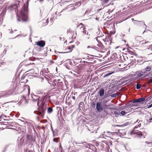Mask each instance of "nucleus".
Masks as SVG:
<instances>
[{"label": "nucleus", "instance_id": "38", "mask_svg": "<svg viewBox=\"0 0 152 152\" xmlns=\"http://www.w3.org/2000/svg\"><path fill=\"white\" fill-rule=\"evenodd\" d=\"M149 144L152 145V142L149 143Z\"/></svg>", "mask_w": 152, "mask_h": 152}, {"label": "nucleus", "instance_id": "1", "mask_svg": "<svg viewBox=\"0 0 152 152\" xmlns=\"http://www.w3.org/2000/svg\"><path fill=\"white\" fill-rule=\"evenodd\" d=\"M33 100L34 102H37L38 106L39 107L38 111H35L34 113L36 114L41 115L42 116L44 114L45 110L44 109L43 104V100L42 98L39 100V97L37 96L34 95L32 96Z\"/></svg>", "mask_w": 152, "mask_h": 152}, {"label": "nucleus", "instance_id": "20", "mask_svg": "<svg viewBox=\"0 0 152 152\" xmlns=\"http://www.w3.org/2000/svg\"><path fill=\"white\" fill-rule=\"evenodd\" d=\"M141 127V123H140L139 124V125H138L137 126H136L134 128V129H135L138 128V127Z\"/></svg>", "mask_w": 152, "mask_h": 152}, {"label": "nucleus", "instance_id": "11", "mask_svg": "<svg viewBox=\"0 0 152 152\" xmlns=\"http://www.w3.org/2000/svg\"><path fill=\"white\" fill-rule=\"evenodd\" d=\"M120 113L122 115L124 116L126 114L127 112H125L124 111H122L120 112Z\"/></svg>", "mask_w": 152, "mask_h": 152}, {"label": "nucleus", "instance_id": "28", "mask_svg": "<svg viewBox=\"0 0 152 152\" xmlns=\"http://www.w3.org/2000/svg\"><path fill=\"white\" fill-rule=\"evenodd\" d=\"M149 42L148 41L145 42H142V44H144L147 43H149Z\"/></svg>", "mask_w": 152, "mask_h": 152}, {"label": "nucleus", "instance_id": "21", "mask_svg": "<svg viewBox=\"0 0 152 152\" xmlns=\"http://www.w3.org/2000/svg\"><path fill=\"white\" fill-rule=\"evenodd\" d=\"M97 45L100 47V48H102V44L101 43H99V44H97Z\"/></svg>", "mask_w": 152, "mask_h": 152}, {"label": "nucleus", "instance_id": "23", "mask_svg": "<svg viewBox=\"0 0 152 152\" xmlns=\"http://www.w3.org/2000/svg\"><path fill=\"white\" fill-rule=\"evenodd\" d=\"M87 48H92V49H94V47L92 46H87Z\"/></svg>", "mask_w": 152, "mask_h": 152}, {"label": "nucleus", "instance_id": "26", "mask_svg": "<svg viewBox=\"0 0 152 152\" xmlns=\"http://www.w3.org/2000/svg\"><path fill=\"white\" fill-rule=\"evenodd\" d=\"M27 138L28 139V140H29L31 138V136H30L29 135H27Z\"/></svg>", "mask_w": 152, "mask_h": 152}, {"label": "nucleus", "instance_id": "25", "mask_svg": "<svg viewBox=\"0 0 152 152\" xmlns=\"http://www.w3.org/2000/svg\"><path fill=\"white\" fill-rule=\"evenodd\" d=\"M90 56H91V57H89V56H87V58H88V59L91 58L93 57V56L92 55H90Z\"/></svg>", "mask_w": 152, "mask_h": 152}, {"label": "nucleus", "instance_id": "4", "mask_svg": "<svg viewBox=\"0 0 152 152\" xmlns=\"http://www.w3.org/2000/svg\"><path fill=\"white\" fill-rule=\"evenodd\" d=\"M145 98H139L137 99L132 101L133 103H142V102L145 101Z\"/></svg>", "mask_w": 152, "mask_h": 152}, {"label": "nucleus", "instance_id": "30", "mask_svg": "<svg viewBox=\"0 0 152 152\" xmlns=\"http://www.w3.org/2000/svg\"><path fill=\"white\" fill-rule=\"evenodd\" d=\"M6 51H7V50H5V49L4 50V52H3V53H4V54H6Z\"/></svg>", "mask_w": 152, "mask_h": 152}, {"label": "nucleus", "instance_id": "41", "mask_svg": "<svg viewBox=\"0 0 152 152\" xmlns=\"http://www.w3.org/2000/svg\"><path fill=\"white\" fill-rule=\"evenodd\" d=\"M59 39H60V40H61V37H59Z\"/></svg>", "mask_w": 152, "mask_h": 152}, {"label": "nucleus", "instance_id": "29", "mask_svg": "<svg viewBox=\"0 0 152 152\" xmlns=\"http://www.w3.org/2000/svg\"><path fill=\"white\" fill-rule=\"evenodd\" d=\"M152 107V103L150 105H149L148 107V108H150L151 107Z\"/></svg>", "mask_w": 152, "mask_h": 152}, {"label": "nucleus", "instance_id": "17", "mask_svg": "<svg viewBox=\"0 0 152 152\" xmlns=\"http://www.w3.org/2000/svg\"><path fill=\"white\" fill-rule=\"evenodd\" d=\"M68 49L69 50H71L70 51H69V52H67V53H68V52H71L72 50V47H71V46H69V47H68ZM62 53H66V52H63Z\"/></svg>", "mask_w": 152, "mask_h": 152}, {"label": "nucleus", "instance_id": "48", "mask_svg": "<svg viewBox=\"0 0 152 152\" xmlns=\"http://www.w3.org/2000/svg\"><path fill=\"white\" fill-rule=\"evenodd\" d=\"M143 23L144 24V25H145V26H146V25H145V24H144V22H143Z\"/></svg>", "mask_w": 152, "mask_h": 152}, {"label": "nucleus", "instance_id": "42", "mask_svg": "<svg viewBox=\"0 0 152 152\" xmlns=\"http://www.w3.org/2000/svg\"><path fill=\"white\" fill-rule=\"evenodd\" d=\"M53 136H54V132H53Z\"/></svg>", "mask_w": 152, "mask_h": 152}, {"label": "nucleus", "instance_id": "27", "mask_svg": "<svg viewBox=\"0 0 152 152\" xmlns=\"http://www.w3.org/2000/svg\"><path fill=\"white\" fill-rule=\"evenodd\" d=\"M108 0H104V1L105 3H107L108 2Z\"/></svg>", "mask_w": 152, "mask_h": 152}, {"label": "nucleus", "instance_id": "35", "mask_svg": "<svg viewBox=\"0 0 152 152\" xmlns=\"http://www.w3.org/2000/svg\"><path fill=\"white\" fill-rule=\"evenodd\" d=\"M43 0H39V2L41 3H42L43 1Z\"/></svg>", "mask_w": 152, "mask_h": 152}, {"label": "nucleus", "instance_id": "33", "mask_svg": "<svg viewBox=\"0 0 152 152\" xmlns=\"http://www.w3.org/2000/svg\"><path fill=\"white\" fill-rule=\"evenodd\" d=\"M28 94H29V92H30V89L29 88L28 89Z\"/></svg>", "mask_w": 152, "mask_h": 152}, {"label": "nucleus", "instance_id": "10", "mask_svg": "<svg viewBox=\"0 0 152 152\" xmlns=\"http://www.w3.org/2000/svg\"><path fill=\"white\" fill-rule=\"evenodd\" d=\"M151 69V68L150 66H147L145 68V71L147 72H149Z\"/></svg>", "mask_w": 152, "mask_h": 152}, {"label": "nucleus", "instance_id": "5", "mask_svg": "<svg viewBox=\"0 0 152 152\" xmlns=\"http://www.w3.org/2000/svg\"><path fill=\"white\" fill-rule=\"evenodd\" d=\"M37 44L38 46L41 47H43L45 45V42L43 40H41L37 42Z\"/></svg>", "mask_w": 152, "mask_h": 152}, {"label": "nucleus", "instance_id": "50", "mask_svg": "<svg viewBox=\"0 0 152 152\" xmlns=\"http://www.w3.org/2000/svg\"><path fill=\"white\" fill-rule=\"evenodd\" d=\"M1 44H0V47H1Z\"/></svg>", "mask_w": 152, "mask_h": 152}, {"label": "nucleus", "instance_id": "37", "mask_svg": "<svg viewBox=\"0 0 152 152\" xmlns=\"http://www.w3.org/2000/svg\"><path fill=\"white\" fill-rule=\"evenodd\" d=\"M150 152H152V148H151V149L150 150Z\"/></svg>", "mask_w": 152, "mask_h": 152}, {"label": "nucleus", "instance_id": "31", "mask_svg": "<svg viewBox=\"0 0 152 152\" xmlns=\"http://www.w3.org/2000/svg\"><path fill=\"white\" fill-rule=\"evenodd\" d=\"M72 98L74 100H75V97L74 96H72Z\"/></svg>", "mask_w": 152, "mask_h": 152}, {"label": "nucleus", "instance_id": "22", "mask_svg": "<svg viewBox=\"0 0 152 152\" xmlns=\"http://www.w3.org/2000/svg\"><path fill=\"white\" fill-rule=\"evenodd\" d=\"M95 105H96V104H95V102H93L92 104V107L93 108H95Z\"/></svg>", "mask_w": 152, "mask_h": 152}, {"label": "nucleus", "instance_id": "18", "mask_svg": "<svg viewBox=\"0 0 152 152\" xmlns=\"http://www.w3.org/2000/svg\"><path fill=\"white\" fill-rule=\"evenodd\" d=\"M34 63H26L25 64V66H28L30 65H34Z\"/></svg>", "mask_w": 152, "mask_h": 152}, {"label": "nucleus", "instance_id": "13", "mask_svg": "<svg viewBox=\"0 0 152 152\" xmlns=\"http://www.w3.org/2000/svg\"><path fill=\"white\" fill-rule=\"evenodd\" d=\"M53 140L56 142H58L59 141L58 139L57 138L54 139Z\"/></svg>", "mask_w": 152, "mask_h": 152}, {"label": "nucleus", "instance_id": "34", "mask_svg": "<svg viewBox=\"0 0 152 152\" xmlns=\"http://www.w3.org/2000/svg\"><path fill=\"white\" fill-rule=\"evenodd\" d=\"M95 19L96 20H99V18H98L97 17H96V18H95Z\"/></svg>", "mask_w": 152, "mask_h": 152}, {"label": "nucleus", "instance_id": "49", "mask_svg": "<svg viewBox=\"0 0 152 152\" xmlns=\"http://www.w3.org/2000/svg\"><path fill=\"white\" fill-rule=\"evenodd\" d=\"M18 21H20V20H19L18 19Z\"/></svg>", "mask_w": 152, "mask_h": 152}, {"label": "nucleus", "instance_id": "43", "mask_svg": "<svg viewBox=\"0 0 152 152\" xmlns=\"http://www.w3.org/2000/svg\"><path fill=\"white\" fill-rule=\"evenodd\" d=\"M46 22H47V23H48L47 22H48V19H47V20H46Z\"/></svg>", "mask_w": 152, "mask_h": 152}, {"label": "nucleus", "instance_id": "3", "mask_svg": "<svg viewBox=\"0 0 152 152\" xmlns=\"http://www.w3.org/2000/svg\"><path fill=\"white\" fill-rule=\"evenodd\" d=\"M130 134H135L139 136H145L146 133L145 132H141L138 130H136L133 129L129 132Z\"/></svg>", "mask_w": 152, "mask_h": 152}, {"label": "nucleus", "instance_id": "36", "mask_svg": "<svg viewBox=\"0 0 152 152\" xmlns=\"http://www.w3.org/2000/svg\"><path fill=\"white\" fill-rule=\"evenodd\" d=\"M74 46H75L74 45H72L71 47H72V48H74Z\"/></svg>", "mask_w": 152, "mask_h": 152}, {"label": "nucleus", "instance_id": "2", "mask_svg": "<svg viewBox=\"0 0 152 152\" xmlns=\"http://www.w3.org/2000/svg\"><path fill=\"white\" fill-rule=\"evenodd\" d=\"M28 12V9L25 5L23 7V9L20 12V14L22 17L23 21H26L27 20V13Z\"/></svg>", "mask_w": 152, "mask_h": 152}, {"label": "nucleus", "instance_id": "9", "mask_svg": "<svg viewBox=\"0 0 152 152\" xmlns=\"http://www.w3.org/2000/svg\"><path fill=\"white\" fill-rule=\"evenodd\" d=\"M53 111V109L51 107H49L48 110V112L49 113H52Z\"/></svg>", "mask_w": 152, "mask_h": 152}, {"label": "nucleus", "instance_id": "40", "mask_svg": "<svg viewBox=\"0 0 152 152\" xmlns=\"http://www.w3.org/2000/svg\"><path fill=\"white\" fill-rule=\"evenodd\" d=\"M152 120V118H150V119H149V120H150V121H151Z\"/></svg>", "mask_w": 152, "mask_h": 152}, {"label": "nucleus", "instance_id": "24", "mask_svg": "<svg viewBox=\"0 0 152 152\" xmlns=\"http://www.w3.org/2000/svg\"><path fill=\"white\" fill-rule=\"evenodd\" d=\"M152 83V79L150 80L148 82V84H149Z\"/></svg>", "mask_w": 152, "mask_h": 152}, {"label": "nucleus", "instance_id": "19", "mask_svg": "<svg viewBox=\"0 0 152 152\" xmlns=\"http://www.w3.org/2000/svg\"><path fill=\"white\" fill-rule=\"evenodd\" d=\"M141 87L140 85L139 84H137L136 85V88L137 89H139Z\"/></svg>", "mask_w": 152, "mask_h": 152}, {"label": "nucleus", "instance_id": "14", "mask_svg": "<svg viewBox=\"0 0 152 152\" xmlns=\"http://www.w3.org/2000/svg\"><path fill=\"white\" fill-rule=\"evenodd\" d=\"M144 75V74L142 72L139 73L137 74V76L139 77H141Z\"/></svg>", "mask_w": 152, "mask_h": 152}, {"label": "nucleus", "instance_id": "15", "mask_svg": "<svg viewBox=\"0 0 152 152\" xmlns=\"http://www.w3.org/2000/svg\"><path fill=\"white\" fill-rule=\"evenodd\" d=\"M114 113L115 115H118L120 114V112L118 111H115L114 112Z\"/></svg>", "mask_w": 152, "mask_h": 152}, {"label": "nucleus", "instance_id": "32", "mask_svg": "<svg viewBox=\"0 0 152 152\" xmlns=\"http://www.w3.org/2000/svg\"><path fill=\"white\" fill-rule=\"evenodd\" d=\"M99 37V36H98V37H96V41H98V39H97V38H98V37Z\"/></svg>", "mask_w": 152, "mask_h": 152}, {"label": "nucleus", "instance_id": "12", "mask_svg": "<svg viewBox=\"0 0 152 152\" xmlns=\"http://www.w3.org/2000/svg\"><path fill=\"white\" fill-rule=\"evenodd\" d=\"M118 95V93H115L111 95V96L113 97H115L117 96Z\"/></svg>", "mask_w": 152, "mask_h": 152}, {"label": "nucleus", "instance_id": "39", "mask_svg": "<svg viewBox=\"0 0 152 152\" xmlns=\"http://www.w3.org/2000/svg\"><path fill=\"white\" fill-rule=\"evenodd\" d=\"M138 121V120H137L136 122H135L134 123H137Z\"/></svg>", "mask_w": 152, "mask_h": 152}, {"label": "nucleus", "instance_id": "45", "mask_svg": "<svg viewBox=\"0 0 152 152\" xmlns=\"http://www.w3.org/2000/svg\"><path fill=\"white\" fill-rule=\"evenodd\" d=\"M132 20L133 21L134 20V19L133 18H132Z\"/></svg>", "mask_w": 152, "mask_h": 152}, {"label": "nucleus", "instance_id": "47", "mask_svg": "<svg viewBox=\"0 0 152 152\" xmlns=\"http://www.w3.org/2000/svg\"><path fill=\"white\" fill-rule=\"evenodd\" d=\"M89 37H89V36H88V39H89Z\"/></svg>", "mask_w": 152, "mask_h": 152}, {"label": "nucleus", "instance_id": "46", "mask_svg": "<svg viewBox=\"0 0 152 152\" xmlns=\"http://www.w3.org/2000/svg\"><path fill=\"white\" fill-rule=\"evenodd\" d=\"M11 33H13V31H11Z\"/></svg>", "mask_w": 152, "mask_h": 152}, {"label": "nucleus", "instance_id": "7", "mask_svg": "<svg viewBox=\"0 0 152 152\" xmlns=\"http://www.w3.org/2000/svg\"><path fill=\"white\" fill-rule=\"evenodd\" d=\"M99 96H100L102 97V96H103L104 94V89H103V88L101 89L99 91Z\"/></svg>", "mask_w": 152, "mask_h": 152}, {"label": "nucleus", "instance_id": "6", "mask_svg": "<svg viewBox=\"0 0 152 152\" xmlns=\"http://www.w3.org/2000/svg\"><path fill=\"white\" fill-rule=\"evenodd\" d=\"M96 109L99 112H101L103 110L102 107L101 106V103L100 102H98L97 103Z\"/></svg>", "mask_w": 152, "mask_h": 152}, {"label": "nucleus", "instance_id": "16", "mask_svg": "<svg viewBox=\"0 0 152 152\" xmlns=\"http://www.w3.org/2000/svg\"><path fill=\"white\" fill-rule=\"evenodd\" d=\"M83 32L85 34H87V35L88 34V32L86 30H85L84 28H83Z\"/></svg>", "mask_w": 152, "mask_h": 152}, {"label": "nucleus", "instance_id": "8", "mask_svg": "<svg viewBox=\"0 0 152 152\" xmlns=\"http://www.w3.org/2000/svg\"><path fill=\"white\" fill-rule=\"evenodd\" d=\"M114 72H107L105 75H104V77H108L111 75Z\"/></svg>", "mask_w": 152, "mask_h": 152}, {"label": "nucleus", "instance_id": "44", "mask_svg": "<svg viewBox=\"0 0 152 152\" xmlns=\"http://www.w3.org/2000/svg\"><path fill=\"white\" fill-rule=\"evenodd\" d=\"M1 21L0 20V25L1 24Z\"/></svg>", "mask_w": 152, "mask_h": 152}]
</instances>
